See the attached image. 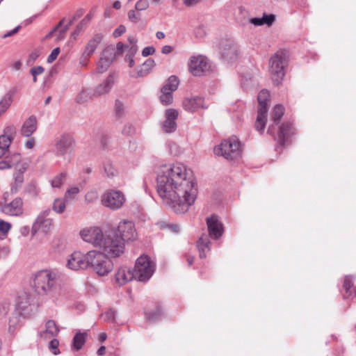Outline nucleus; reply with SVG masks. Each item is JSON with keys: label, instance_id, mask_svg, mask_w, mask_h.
<instances>
[{"label": "nucleus", "instance_id": "1", "mask_svg": "<svg viewBox=\"0 0 356 356\" xmlns=\"http://www.w3.org/2000/svg\"><path fill=\"white\" fill-rule=\"evenodd\" d=\"M156 191L162 202L176 213H184L194 203L197 187L193 170L177 162L156 170Z\"/></svg>", "mask_w": 356, "mask_h": 356}, {"label": "nucleus", "instance_id": "2", "mask_svg": "<svg viewBox=\"0 0 356 356\" xmlns=\"http://www.w3.org/2000/svg\"><path fill=\"white\" fill-rule=\"evenodd\" d=\"M136 231L132 221L124 220L119 222L116 229L104 234L99 227L90 229V245L103 250L113 257H119L124 252V241L134 240Z\"/></svg>", "mask_w": 356, "mask_h": 356}, {"label": "nucleus", "instance_id": "3", "mask_svg": "<svg viewBox=\"0 0 356 356\" xmlns=\"http://www.w3.org/2000/svg\"><path fill=\"white\" fill-rule=\"evenodd\" d=\"M61 273L56 268L44 269L32 276V286L39 295L49 296L54 302L60 295Z\"/></svg>", "mask_w": 356, "mask_h": 356}, {"label": "nucleus", "instance_id": "4", "mask_svg": "<svg viewBox=\"0 0 356 356\" xmlns=\"http://www.w3.org/2000/svg\"><path fill=\"white\" fill-rule=\"evenodd\" d=\"M287 55L283 50L277 51L273 55L269 60V72L272 80L275 85H278L283 79L285 72L284 68L287 66Z\"/></svg>", "mask_w": 356, "mask_h": 356}, {"label": "nucleus", "instance_id": "5", "mask_svg": "<svg viewBox=\"0 0 356 356\" xmlns=\"http://www.w3.org/2000/svg\"><path fill=\"white\" fill-rule=\"evenodd\" d=\"M241 143L236 136H231L222 140L220 145L215 148V153L227 160H235L242 155Z\"/></svg>", "mask_w": 356, "mask_h": 356}, {"label": "nucleus", "instance_id": "6", "mask_svg": "<svg viewBox=\"0 0 356 356\" xmlns=\"http://www.w3.org/2000/svg\"><path fill=\"white\" fill-rule=\"evenodd\" d=\"M90 266L99 276L106 275L113 269L112 261L101 251L90 250Z\"/></svg>", "mask_w": 356, "mask_h": 356}, {"label": "nucleus", "instance_id": "7", "mask_svg": "<svg viewBox=\"0 0 356 356\" xmlns=\"http://www.w3.org/2000/svg\"><path fill=\"white\" fill-rule=\"evenodd\" d=\"M155 270L154 264L146 256H140L136 261L134 270L133 271L134 279L140 282L148 280Z\"/></svg>", "mask_w": 356, "mask_h": 356}, {"label": "nucleus", "instance_id": "8", "mask_svg": "<svg viewBox=\"0 0 356 356\" xmlns=\"http://www.w3.org/2000/svg\"><path fill=\"white\" fill-rule=\"evenodd\" d=\"M126 200L125 195L120 190H108L101 197L102 205L113 211L122 208Z\"/></svg>", "mask_w": 356, "mask_h": 356}, {"label": "nucleus", "instance_id": "9", "mask_svg": "<svg viewBox=\"0 0 356 356\" xmlns=\"http://www.w3.org/2000/svg\"><path fill=\"white\" fill-rule=\"evenodd\" d=\"M188 66L190 72L196 76H200L209 70L208 58L203 55H194L189 58Z\"/></svg>", "mask_w": 356, "mask_h": 356}, {"label": "nucleus", "instance_id": "10", "mask_svg": "<svg viewBox=\"0 0 356 356\" xmlns=\"http://www.w3.org/2000/svg\"><path fill=\"white\" fill-rule=\"evenodd\" d=\"M179 83V79L176 76H171L168 78L167 83L161 90L159 98L162 104L167 106L172 103V92L178 88Z\"/></svg>", "mask_w": 356, "mask_h": 356}, {"label": "nucleus", "instance_id": "11", "mask_svg": "<svg viewBox=\"0 0 356 356\" xmlns=\"http://www.w3.org/2000/svg\"><path fill=\"white\" fill-rule=\"evenodd\" d=\"M89 252L83 254L80 251H74L67 260V266L73 270H84L89 266Z\"/></svg>", "mask_w": 356, "mask_h": 356}, {"label": "nucleus", "instance_id": "12", "mask_svg": "<svg viewBox=\"0 0 356 356\" xmlns=\"http://www.w3.org/2000/svg\"><path fill=\"white\" fill-rule=\"evenodd\" d=\"M74 140L69 134H63L56 140L55 148L57 156H64L70 154L74 147Z\"/></svg>", "mask_w": 356, "mask_h": 356}, {"label": "nucleus", "instance_id": "13", "mask_svg": "<svg viewBox=\"0 0 356 356\" xmlns=\"http://www.w3.org/2000/svg\"><path fill=\"white\" fill-rule=\"evenodd\" d=\"M30 164L29 159H26L22 161L19 168H16L13 174L14 181L11 184L10 191L11 193H16L22 188L24 183V174L29 168Z\"/></svg>", "mask_w": 356, "mask_h": 356}, {"label": "nucleus", "instance_id": "14", "mask_svg": "<svg viewBox=\"0 0 356 356\" xmlns=\"http://www.w3.org/2000/svg\"><path fill=\"white\" fill-rule=\"evenodd\" d=\"M117 55L114 51V46H107L103 51L102 56L98 63L97 70L99 72H104L110 67L111 63L117 58Z\"/></svg>", "mask_w": 356, "mask_h": 356}, {"label": "nucleus", "instance_id": "15", "mask_svg": "<svg viewBox=\"0 0 356 356\" xmlns=\"http://www.w3.org/2000/svg\"><path fill=\"white\" fill-rule=\"evenodd\" d=\"M207 225L209 236L213 239H218L224 232V227L217 216L213 215L207 218Z\"/></svg>", "mask_w": 356, "mask_h": 356}, {"label": "nucleus", "instance_id": "16", "mask_svg": "<svg viewBox=\"0 0 356 356\" xmlns=\"http://www.w3.org/2000/svg\"><path fill=\"white\" fill-rule=\"evenodd\" d=\"M4 213L13 216H19L23 214V200L16 197L12 202L4 204L2 207Z\"/></svg>", "mask_w": 356, "mask_h": 356}, {"label": "nucleus", "instance_id": "17", "mask_svg": "<svg viewBox=\"0 0 356 356\" xmlns=\"http://www.w3.org/2000/svg\"><path fill=\"white\" fill-rule=\"evenodd\" d=\"M178 111L174 108H168L165 111V120L163 124V129L166 133H173L177 129V119Z\"/></svg>", "mask_w": 356, "mask_h": 356}, {"label": "nucleus", "instance_id": "18", "mask_svg": "<svg viewBox=\"0 0 356 356\" xmlns=\"http://www.w3.org/2000/svg\"><path fill=\"white\" fill-rule=\"evenodd\" d=\"M184 109L190 113H194L199 108H206L204 99L200 97H188L182 102Z\"/></svg>", "mask_w": 356, "mask_h": 356}, {"label": "nucleus", "instance_id": "19", "mask_svg": "<svg viewBox=\"0 0 356 356\" xmlns=\"http://www.w3.org/2000/svg\"><path fill=\"white\" fill-rule=\"evenodd\" d=\"M59 332V329L53 320H49L46 322L44 329L41 330L38 336L43 340H49L56 337Z\"/></svg>", "mask_w": 356, "mask_h": 356}, {"label": "nucleus", "instance_id": "20", "mask_svg": "<svg viewBox=\"0 0 356 356\" xmlns=\"http://www.w3.org/2000/svg\"><path fill=\"white\" fill-rule=\"evenodd\" d=\"M17 92V88L13 86L2 96L0 99V117L10 108Z\"/></svg>", "mask_w": 356, "mask_h": 356}, {"label": "nucleus", "instance_id": "21", "mask_svg": "<svg viewBox=\"0 0 356 356\" xmlns=\"http://www.w3.org/2000/svg\"><path fill=\"white\" fill-rule=\"evenodd\" d=\"M38 121L35 115H31L26 119L20 129L21 134L24 137H30L37 129Z\"/></svg>", "mask_w": 356, "mask_h": 356}, {"label": "nucleus", "instance_id": "22", "mask_svg": "<svg viewBox=\"0 0 356 356\" xmlns=\"http://www.w3.org/2000/svg\"><path fill=\"white\" fill-rule=\"evenodd\" d=\"M133 279H134L133 271L126 267L120 268L115 274V281L120 286L124 285Z\"/></svg>", "mask_w": 356, "mask_h": 356}, {"label": "nucleus", "instance_id": "23", "mask_svg": "<svg viewBox=\"0 0 356 356\" xmlns=\"http://www.w3.org/2000/svg\"><path fill=\"white\" fill-rule=\"evenodd\" d=\"M114 82V74H109L104 81L97 87L95 93L99 95L108 93L113 87Z\"/></svg>", "mask_w": 356, "mask_h": 356}, {"label": "nucleus", "instance_id": "24", "mask_svg": "<svg viewBox=\"0 0 356 356\" xmlns=\"http://www.w3.org/2000/svg\"><path fill=\"white\" fill-rule=\"evenodd\" d=\"M51 213V209L47 208L43 211H42L38 216L33 227L38 226V228L44 226V227L47 226H50L51 225V220L49 218H47V217L49 216Z\"/></svg>", "mask_w": 356, "mask_h": 356}, {"label": "nucleus", "instance_id": "25", "mask_svg": "<svg viewBox=\"0 0 356 356\" xmlns=\"http://www.w3.org/2000/svg\"><path fill=\"white\" fill-rule=\"evenodd\" d=\"M275 19V17L273 14H264L262 17H254L249 19V22L254 26H261L266 24L270 26Z\"/></svg>", "mask_w": 356, "mask_h": 356}, {"label": "nucleus", "instance_id": "26", "mask_svg": "<svg viewBox=\"0 0 356 356\" xmlns=\"http://www.w3.org/2000/svg\"><path fill=\"white\" fill-rule=\"evenodd\" d=\"M291 129V124L290 123H283L280 127V131L277 133V139L280 140L281 145H284L286 140L290 136Z\"/></svg>", "mask_w": 356, "mask_h": 356}, {"label": "nucleus", "instance_id": "27", "mask_svg": "<svg viewBox=\"0 0 356 356\" xmlns=\"http://www.w3.org/2000/svg\"><path fill=\"white\" fill-rule=\"evenodd\" d=\"M267 111L264 108L258 109L255 122V128L258 131L262 132L266 127Z\"/></svg>", "mask_w": 356, "mask_h": 356}, {"label": "nucleus", "instance_id": "28", "mask_svg": "<svg viewBox=\"0 0 356 356\" xmlns=\"http://www.w3.org/2000/svg\"><path fill=\"white\" fill-rule=\"evenodd\" d=\"M13 139L6 135L0 136V158L3 157L8 152V148Z\"/></svg>", "mask_w": 356, "mask_h": 356}, {"label": "nucleus", "instance_id": "29", "mask_svg": "<svg viewBox=\"0 0 356 356\" xmlns=\"http://www.w3.org/2000/svg\"><path fill=\"white\" fill-rule=\"evenodd\" d=\"M270 92L267 90H262L258 95L257 99L259 102V108H264V111H268L267 104L269 99Z\"/></svg>", "mask_w": 356, "mask_h": 356}, {"label": "nucleus", "instance_id": "30", "mask_svg": "<svg viewBox=\"0 0 356 356\" xmlns=\"http://www.w3.org/2000/svg\"><path fill=\"white\" fill-rule=\"evenodd\" d=\"M89 22V14H87L85 17L82 19V21L77 25L76 29L71 35V38L73 40H76L79 34L83 31L88 26V24Z\"/></svg>", "mask_w": 356, "mask_h": 356}, {"label": "nucleus", "instance_id": "31", "mask_svg": "<svg viewBox=\"0 0 356 356\" xmlns=\"http://www.w3.org/2000/svg\"><path fill=\"white\" fill-rule=\"evenodd\" d=\"M155 62L152 58H148L143 64L141 69L137 72L138 76H144L149 73L150 70L154 67Z\"/></svg>", "mask_w": 356, "mask_h": 356}, {"label": "nucleus", "instance_id": "32", "mask_svg": "<svg viewBox=\"0 0 356 356\" xmlns=\"http://www.w3.org/2000/svg\"><path fill=\"white\" fill-rule=\"evenodd\" d=\"M209 241L207 238L201 237L197 242V248L200 252V257L201 258L206 257V253L209 252L210 248L209 246Z\"/></svg>", "mask_w": 356, "mask_h": 356}, {"label": "nucleus", "instance_id": "33", "mask_svg": "<svg viewBox=\"0 0 356 356\" xmlns=\"http://www.w3.org/2000/svg\"><path fill=\"white\" fill-rule=\"evenodd\" d=\"M86 333L78 332L73 338L72 348L76 350H80L86 341Z\"/></svg>", "mask_w": 356, "mask_h": 356}, {"label": "nucleus", "instance_id": "34", "mask_svg": "<svg viewBox=\"0 0 356 356\" xmlns=\"http://www.w3.org/2000/svg\"><path fill=\"white\" fill-rule=\"evenodd\" d=\"M284 113V108L282 105L277 104L274 107L272 113V119L275 124H277L280 122Z\"/></svg>", "mask_w": 356, "mask_h": 356}, {"label": "nucleus", "instance_id": "35", "mask_svg": "<svg viewBox=\"0 0 356 356\" xmlns=\"http://www.w3.org/2000/svg\"><path fill=\"white\" fill-rule=\"evenodd\" d=\"M104 34L101 32L95 33L90 40V54L94 52L99 44H101L104 39Z\"/></svg>", "mask_w": 356, "mask_h": 356}, {"label": "nucleus", "instance_id": "36", "mask_svg": "<svg viewBox=\"0 0 356 356\" xmlns=\"http://www.w3.org/2000/svg\"><path fill=\"white\" fill-rule=\"evenodd\" d=\"M89 99V90L87 88H83L77 95L76 102L80 105H87Z\"/></svg>", "mask_w": 356, "mask_h": 356}, {"label": "nucleus", "instance_id": "37", "mask_svg": "<svg viewBox=\"0 0 356 356\" xmlns=\"http://www.w3.org/2000/svg\"><path fill=\"white\" fill-rule=\"evenodd\" d=\"M65 202L67 200L65 198L63 200L60 198L55 199L52 206L53 211L57 213H63L66 208Z\"/></svg>", "mask_w": 356, "mask_h": 356}, {"label": "nucleus", "instance_id": "38", "mask_svg": "<svg viewBox=\"0 0 356 356\" xmlns=\"http://www.w3.org/2000/svg\"><path fill=\"white\" fill-rule=\"evenodd\" d=\"M66 178L65 172H60L50 180L52 188H60Z\"/></svg>", "mask_w": 356, "mask_h": 356}, {"label": "nucleus", "instance_id": "39", "mask_svg": "<svg viewBox=\"0 0 356 356\" xmlns=\"http://www.w3.org/2000/svg\"><path fill=\"white\" fill-rule=\"evenodd\" d=\"M102 316L104 321L114 323L116 321L117 311L113 308H110L106 310Z\"/></svg>", "mask_w": 356, "mask_h": 356}, {"label": "nucleus", "instance_id": "40", "mask_svg": "<svg viewBox=\"0 0 356 356\" xmlns=\"http://www.w3.org/2000/svg\"><path fill=\"white\" fill-rule=\"evenodd\" d=\"M8 160L9 161L12 167L16 166V168H19L21 163L26 159L22 160L21 154L19 153L15 152L10 154Z\"/></svg>", "mask_w": 356, "mask_h": 356}, {"label": "nucleus", "instance_id": "41", "mask_svg": "<svg viewBox=\"0 0 356 356\" xmlns=\"http://www.w3.org/2000/svg\"><path fill=\"white\" fill-rule=\"evenodd\" d=\"M29 305L30 298L26 293H23L19 296V300L17 301V307L19 309L24 310Z\"/></svg>", "mask_w": 356, "mask_h": 356}, {"label": "nucleus", "instance_id": "42", "mask_svg": "<svg viewBox=\"0 0 356 356\" xmlns=\"http://www.w3.org/2000/svg\"><path fill=\"white\" fill-rule=\"evenodd\" d=\"M19 326V319L17 316H13L9 321L8 332L14 334Z\"/></svg>", "mask_w": 356, "mask_h": 356}, {"label": "nucleus", "instance_id": "43", "mask_svg": "<svg viewBox=\"0 0 356 356\" xmlns=\"http://www.w3.org/2000/svg\"><path fill=\"white\" fill-rule=\"evenodd\" d=\"M80 189L78 186H72L67 188L65 195V199L68 201L69 200L73 199L74 196L79 193Z\"/></svg>", "mask_w": 356, "mask_h": 356}, {"label": "nucleus", "instance_id": "44", "mask_svg": "<svg viewBox=\"0 0 356 356\" xmlns=\"http://www.w3.org/2000/svg\"><path fill=\"white\" fill-rule=\"evenodd\" d=\"M115 116L118 118H121L124 115V105L119 100H116L115 102Z\"/></svg>", "mask_w": 356, "mask_h": 356}, {"label": "nucleus", "instance_id": "45", "mask_svg": "<svg viewBox=\"0 0 356 356\" xmlns=\"http://www.w3.org/2000/svg\"><path fill=\"white\" fill-rule=\"evenodd\" d=\"M25 191L32 197H36L38 195L40 190L35 183L31 182L26 186Z\"/></svg>", "mask_w": 356, "mask_h": 356}, {"label": "nucleus", "instance_id": "46", "mask_svg": "<svg viewBox=\"0 0 356 356\" xmlns=\"http://www.w3.org/2000/svg\"><path fill=\"white\" fill-rule=\"evenodd\" d=\"M222 56L226 59H232L236 57V47L232 46L229 49L225 50L222 52Z\"/></svg>", "mask_w": 356, "mask_h": 356}, {"label": "nucleus", "instance_id": "47", "mask_svg": "<svg viewBox=\"0 0 356 356\" xmlns=\"http://www.w3.org/2000/svg\"><path fill=\"white\" fill-rule=\"evenodd\" d=\"M149 6V0H138L135 5V8L138 11L147 10Z\"/></svg>", "mask_w": 356, "mask_h": 356}, {"label": "nucleus", "instance_id": "48", "mask_svg": "<svg viewBox=\"0 0 356 356\" xmlns=\"http://www.w3.org/2000/svg\"><path fill=\"white\" fill-rule=\"evenodd\" d=\"M44 67L42 66H35L30 70V73L33 76V81L35 83L37 81V76L44 72Z\"/></svg>", "mask_w": 356, "mask_h": 356}, {"label": "nucleus", "instance_id": "49", "mask_svg": "<svg viewBox=\"0 0 356 356\" xmlns=\"http://www.w3.org/2000/svg\"><path fill=\"white\" fill-rule=\"evenodd\" d=\"M134 133L135 128L132 124L129 123L125 124L123 129H122V134L123 135L131 136L133 135Z\"/></svg>", "mask_w": 356, "mask_h": 356}, {"label": "nucleus", "instance_id": "50", "mask_svg": "<svg viewBox=\"0 0 356 356\" xmlns=\"http://www.w3.org/2000/svg\"><path fill=\"white\" fill-rule=\"evenodd\" d=\"M3 132L4 133L3 135H6V136H8L9 138H11L13 139L14 136L16 133V128L13 124H10V125L7 126L4 129Z\"/></svg>", "mask_w": 356, "mask_h": 356}, {"label": "nucleus", "instance_id": "51", "mask_svg": "<svg viewBox=\"0 0 356 356\" xmlns=\"http://www.w3.org/2000/svg\"><path fill=\"white\" fill-rule=\"evenodd\" d=\"M127 45L124 44L122 42H118L116 44V46H114V51L117 55V56H120L122 55L123 52L126 50Z\"/></svg>", "mask_w": 356, "mask_h": 356}, {"label": "nucleus", "instance_id": "52", "mask_svg": "<svg viewBox=\"0 0 356 356\" xmlns=\"http://www.w3.org/2000/svg\"><path fill=\"white\" fill-rule=\"evenodd\" d=\"M126 51L127 54L125 57H134L135 54L138 51L137 44H133L131 46L127 45Z\"/></svg>", "mask_w": 356, "mask_h": 356}, {"label": "nucleus", "instance_id": "53", "mask_svg": "<svg viewBox=\"0 0 356 356\" xmlns=\"http://www.w3.org/2000/svg\"><path fill=\"white\" fill-rule=\"evenodd\" d=\"M60 48L59 47H56L55 49H54L51 54L49 55V56L47 57V62L49 63H53L58 57L59 53H60Z\"/></svg>", "mask_w": 356, "mask_h": 356}, {"label": "nucleus", "instance_id": "54", "mask_svg": "<svg viewBox=\"0 0 356 356\" xmlns=\"http://www.w3.org/2000/svg\"><path fill=\"white\" fill-rule=\"evenodd\" d=\"M49 340V348L54 350L53 353L54 355H58L59 353V350H58V346L59 345L58 341L55 337Z\"/></svg>", "mask_w": 356, "mask_h": 356}, {"label": "nucleus", "instance_id": "55", "mask_svg": "<svg viewBox=\"0 0 356 356\" xmlns=\"http://www.w3.org/2000/svg\"><path fill=\"white\" fill-rule=\"evenodd\" d=\"M127 15L129 19L134 23H136L140 20L139 14L136 13V12L134 10H129Z\"/></svg>", "mask_w": 356, "mask_h": 356}, {"label": "nucleus", "instance_id": "56", "mask_svg": "<svg viewBox=\"0 0 356 356\" xmlns=\"http://www.w3.org/2000/svg\"><path fill=\"white\" fill-rule=\"evenodd\" d=\"M88 44L86 46V50L83 53L81 58H80V64L83 66L88 65V58L89 56V51H88Z\"/></svg>", "mask_w": 356, "mask_h": 356}, {"label": "nucleus", "instance_id": "57", "mask_svg": "<svg viewBox=\"0 0 356 356\" xmlns=\"http://www.w3.org/2000/svg\"><path fill=\"white\" fill-rule=\"evenodd\" d=\"M169 149L172 154L176 156L180 153L179 147L175 143L170 142L168 143Z\"/></svg>", "mask_w": 356, "mask_h": 356}, {"label": "nucleus", "instance_id": "58", "mask_svg": "<svg viewBox=\"0 0 356 356\" xmlns=\"http://www.w3.org/2000/svg\"><path fill=\"white\" fill-rule=\"evenodd\" d=\"M10 228L11 225L9 222H5L4 220H0V231L3 234H6Z\"/></svg>", "mask_w": 356, "mask_h": 356}, {"label": "nucleus", "instance_id": "59", "mask_svg": "<svg viewBox=\"0 0 356 356\" xmlns=\"http://www.w3.org/2000/svg\"><path fill=\"white\" fill-rule=\"evenodd\" d=\"M126 32V27L124 25H120L118 28H116L113 33V35L115 38H117L121 36L123 33Z\"/></svg>", "mask_w": 356, "mask_h": 356}, {"label": "nucleus", "instance_id": "60", "mask_svg": "<svg viewBox=\"0 0 356 356\" xmlns=\"http://www.w3.org/2000/svg\"><path fill=\"white\" fill-rule=\"evenodd\" d=\"M67 31V26H62V28L59 30L58 33L56 36V41H60L65 38L66 33Z\"/></svg>", "mask_w": 356, "mask_h": 356}, {"label": "nucleus", "instance_id": "61", "mask_svg": "<svg viewBox=\"0 0 356 356\" xmlns=\"http://www.w3.org/2000/svg\"><path fill=\"white\" fill-rule=\"evenodd\" d=\"M65 21V18L64 17V18H63V19H62L58 22V24L56 26H54V27L52 29V30H51V31H50L48 33V34L46 35V38H51V37L53 35V34H54L56 31H57L60 27H61V26L63 25V24H64Z\"/></svg>", "mask_w": 356, "mask_h": 356}, {"label": "nucleus", "instance_id": "62", "mask_svg": "<svg viewBox=\"0 0 356 356\" xmlns=\"http://www.w3.org/2000/svg\"><path fill=\"white\" fill-rule=\"evenodd\" d=\"M159 225L161 228L168 227V229H170L171 232L174 233H177L179 231V227L177 225L172 224L168 225L164 222L160 223Z\"/></svg>", "mask_w": 356, "mask_h": 356}, {"label": "nucleus", "instance_id": "63", "mask_svg": "<svg viewBox=\"0 0 356 356\" xmlns=\"http://www.w3.org/2000/svg\"><path fill=\"white\" fill-rule=\"evenodd\" d=\"M156 49L153 46H148L145 47L142 51V55L144 57H147L149 55L154 54Z\"/></svg>", "mask_w": 356, "mask_h": 356}, {"label": "nucleus", "instance_id": "64", "mask_svg": "<svg viewBox=\"0 0 356 356\" xmlns=\"http://www.w3.org/2000/svg\"><path fill=\"white\" fill-rule=\"evenodd\" d=\"M197 38H203L206 35V31L203 26H199L195 31Z\"/></svg>", "mask_w": 356, "mask_h": 356}]
</instances>
